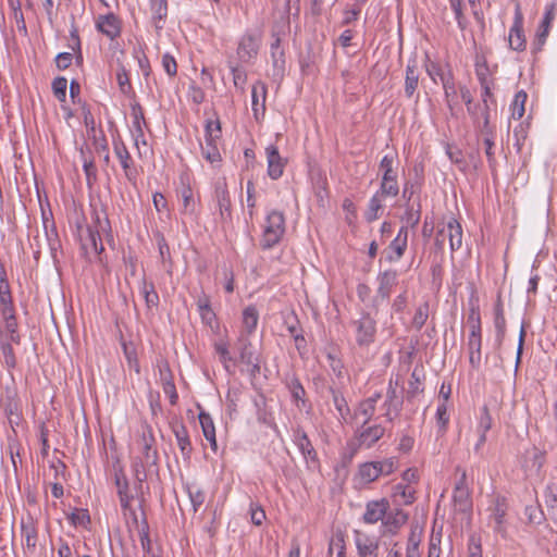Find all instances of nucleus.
<instances>
[{
    "label": "nucleus",
    "instance_id": "1",
    "mask_svg": "<svg viewBox=\"0 0 557 557\" xmlns=\"http://www.w3.org/2000/svg\"><path fill=\"white\" fill-rule=\"evenodd\" d=\"M285 215L282 211L272 210L268 213L265 225L260 239V247L264 250L277 245L285 233Z\"/></svg>",
    "mask_w": 557,
    "mask_h": 557
},
{
    "label": "nucleus",
    "instance_id": "2",
    "mask_svg": "<svg viewBox=\"0 0 557 557\" xmlns=\"http://www.w3.org/2000/svg\"><path fill=\"white\" fill-rule=\"evenodd\" d=\"M110 226V222L108 218L103 220L100 219L98 213H95L94 224L87 225L85 230V235L81 234L82 249L88 250L91 249L96 253H101L104 250L102 245V239L100 236V231H106L107 227Z\"/></svg>",
    "mask_w": 557,
    "mask_h": 557
},
{
    "label": "nucleus",
    "instance_id": "3",
    "mask_svg": "<svg viewBox=\"0 0 557 557\" xmlns=\"http://www.w3.org/2000/svg\"><path fill=\"white\" fill-rule=\"evenodd\" d=\"M394 159L393 154H385L380 162L379 169L382 172L380 195L396 197L399 194L397 171L393 168Z\"/></svg>",
    "mask_w": 557,
    "mask_h": 557
},
{
    "label": "nucleus",
    "instance_id": "4",
    "mask_svg": "<svg viewBox=\"0 0 557 557\" xmlns=\"http://www.w3.org/2000/svg\"><path fill=\"white\" fill-rule=\"evenodd\" d=\"M356 332V343L360 347H369L375 342L376 321L371 312L362 311L361 317L351 322Z\"/></svg>",
    "mask_w": 557,
    "mask_h": 557
},
{
    "label": "nucleus",
    "instance_id": "5",
    "mask_svg": "<svg viewBox=\"0 0 557 557\" xmlns=\"http://www.w3.org/2000/svg\"><path fill=\"white\" fill-rule=\"evenodd\" d=\"M261 39L262 36L259 30H247L238 41L236 54L239 61L248 63L256 59L259 53Z\"/></svg>",
    "mask_w": 557,
    "mask_h": 557
},
{
    "label": "nucleus",
    "instance_id": "6",
    "mask_svg": "<svg viewBox=\"0 0 557 557\" xmlns=\"http://www.w3.org/2000/svg\"><path fill=\"white\" fill-rule=\"evenodd\" d=\"M377 289L376 295L372 299V308L376 312L381 301L387 300L392 294L393 288L398 283V273L396 270H385L377 274Z\"/></svg>",
    "mask_w": 557,
    "mask_h": 557
},
{
    "label": "nucleus",
    "instance_id": "7",
    "mask_svg": "<svg viewBox=\"0 0 557 557\" xmlns=\"http://www.w3.org/2000/svg\"><path fill=\"white\" fill-rule=\"evenodd\" d=\"M273 41L270 46V54L272 61V77L274 81H282L285 74V52L281 47V37L276 32H272Z\"/></svg>",
    "mask_w": 557,
    "mask_h": 557
},
{
    "label": "nucleus",
    "instance_id": "8",
    "mask_svg": "<svg viewBox=\"0 0 557 557\" xmlns=\"http://www.w3.org/2000/svg\"><path fill=\"white\" fill-rule=\"evenodd\" d=\"M555 18V4L550 3L546 5L543 20L535 34V38L532 42V53L537 54L543 50L546 39L549 35L552 23Z\"/></svg>",
    "mask_w": 557,
    "mask_h": 557
},
{
    "label": "nucleus",
    "instance_id": "9",
    "mask_svg": "<svg viewBox=\"0 0 557 557\" xmlns=\"http://www.w3.org/2000/svg\"><path fill=\"white\" fill-rule=\"evenodd\" d=\"M509 47L515 51L525 50L527 40L523 30V14L520 4L518 3L515 9L513 24L509 30L508 36Z\"/></svg>",
    "mask_w": 557,
    "mask_h": 557
},
{
    "label": "nucleus",
    "instance_id": "10",
    "mask_svg": "<svg viewBox=\"0 0 557 557\" xmlns=\"http://www.w3.org/2000/svg\"><path fill=\"white\" fill-rule=\"evenodd\" d=\"M141 441H143V451H141L143 458L140 459V461H143L144 463L147 465L148 471L158 472L159 471V466H158L159 456H158V450L154 446L156 440H154V436L152 434V430L150 426H147V433L144 432Z\"/></svg>",
    "mask_w": 557,
    "mask_h": 557
},
{
    "label": "nucleus",
    "instance_id": "11",
    "mask_svg": "<svg viewBox=\"0 0 557 557\" xmlns=\"http://www.w3.org/2000/svg\"><path fill=\"white\" fill-rule=\"evenodd\" d=\"M398 385V381H395V386L393 385V381H389L388 388L386 392V399L383 404V407L386 408L384 416L393 421L394 418L400 414L404 405L403 392L404 388L397 392L396 386Z\"/></svg>",
    "mask_w": 557,
    "mask_h": 557
},
{
    "label": "nucleus",
    "instance_id": "12",
    "mask_svg": "<svg viewBox=\"0 0 557 557\" xmlns=\"http://www.w3.org/2000/svg\"><path fill=\"white\" fill-rule=\"evenodd\" d=\"M214 200L220 210L222 221H231L232 219V201L227 188L226 180L223 177L216 181L214 185Z\"/></svg>",
    "mask_w": 557,
    "mask_h": 557
},
{
    "label": "nucleus",
    "instance_id": "13",
    "mask_svg": "<svg viewBox=\"0 0 557 557\" xmlns=\"http://www.w3.org/2000/svg\"><path fill=\"white\" fill-rule=\"evenodd\" d=\"M114 481H115V486L117 490V495L120 498L121 507L124 510H129L132 512V515L134 516V521L137 522V517L131 508V502L133 500L134 496L129 493L128 480H127L122 467L114 468Z\"/></svg>",
    "mask_w": 557,
    "mask_h": 557
},
{
    "label": "nucleus",
    "instance_id": "14",
    "mask_svg": "<svg viewBox=\"0 0 557 557\" xmlns=\"http://www.w3.org/2000/svg\"><path fill=\"white\" fill-rule=\"evenodd\" d=\"M385 429L381 424L366 426L361 425L355 434L358 447H372L380 438L383 437Z\"/></svg>",
    "mask_w": 557,
    "mask_h": 557
},
{
    "label": "nucleus",
    "instance_id": "15",
    "mask_svg": "<svg viewBox=\"0 0 557 557\" xmlns=\"http://www.w3.org/2000/svg\"><path fill=\"white\" fill-rule=\"evenodd\" d=\"M236 348L239 354V361L246 366L251 367L252 374L259 372V358L253 352L252 344L249 338L242 334L236 342Z\"/></svg>",
    "mask_w": 557,
    "mask_h": 557
},
{
    "label": "nucleus",
    "instance_id": "16",
    "mask_svg": "<svg viewBox=\"0 0 557 557\" xmlns=\"http://www.w3.org/2000/svg\"><path fill=\"white\" fill-rule=\"evenodd\" d=\"M114 152L120 160L121 166L124 171L125 177L131 182L135 183L137 177V170L133 164V159L128 152L125 144L119 139L113 141Z\"/></svg>",
    "mask_w": 557,
    "mask_h": 557
},
{
    "label": "nucleus",
    "instance_id": "17",
    "mask_svg": "<svg viewBox=\"0 0 557 557\" xmlns=\"http://www.w3.org/2000/svg\"><path fill=\"white\" fill-rule=\"evenodd\" d=\"M388 509L389 502L386 498L370 500L366 505V511L362 519L368 524H374L379 521L383 522Z\"/></svg>",
    "mask_w": 557,
    "mask_h": 557
},
{
    "label": "nucleus",
    "instance_id": "18",
    "mask_svg": "<svg viewBox=\"0 0 557 557\" xmlns=\"http://www.w3.org/2000/svg\"><path fill=\"white\" fill-rule=\"evenodd\" d=\"M293 437L294 443L297 445L298 449L301 451L302 456L307 461H311L313 463H319L318 454L311 444L307 433L300 428L297 426L293 429Z\"/></svg>",
    "mask_w": 557,
    "mask_h": 557
},
{
    "label": "nucleus",
    "instance_id": "19",
    "mask_svg": "<svg viewBox=\"0 0 557 557\" xmlns=\"http://www.w3.org/2000/svg\"><path fill=\"white\" fill-rule=\"evenodd\" d=\"M267 161H268V175L272 180H278L286 165V161L281 157L278 149L274 145H270L265 148Z\"/></svg>",
    "mask_w": 557,
    "mask_h": 557
},
{
    "label": "nucleus",
    "instance_id": "20",
    "mask_svg": "<svg viewBox=\"0 0 557 557\" xmlns=\"http://www.w3.org/2000/svg\"><path fill=\"white\" fill-rule=\"evenodd\" d=\"M355 544L359 557H379V543L369 535L355 530Z\"/></svg>",
    "mask_w": 557,
    "mask_h": 557
},
{
    "label": "nucleus",
    "instance_id": "21",
    "mask_svg": "<svg viewBox=\"0 0 557 557\" xmlns=\"http://www.w3.org/2000/svg\"><path fill=\"white\" fill-rule=\"evenodd\" d=\"M267 85L258 81L251 90L252 112L256 121H260L265 113Z\"/></svg>",
    "mask_w": 557,
    "mask_h": 557
},
{
    "label": "nucleus",
    "instance_id": "22",
    "mask_svg": "<svg viewBox=\"0 0 557 557\" xmlns=\"http://www.w3.org/2000/svg\"><path fill=\"white\" fill-rule=\"evenodd\" d=\"M97 29L109 37L115 39L121 35V23L119 17L114 13H108L100 15L97 21Z\"/></svg>",
    "mask_w": 557,
    "mask_h": 557
},
{
    "label": "nucleus",
    "instance_id": "23",
    "mask_svg": "<svg viewBox=\"0 0 557 557\" xmlns=\"http://www.w3.org/2000/svg\"><path fill=\"white\" fill-rule=\"evenodd\" d=\"M284 384L289 391L293 400L296 403V406L298 408H305L307 406L306 391L297 375L295 373L286 374Z\"/></svg>",
    "mask_w": 557,
    "mask_h": 557
},
{
    "label": "nucleus",
    "instance_id": "24",
    "mask_svg": "<svg viewBox=\"0 0 557 557\" xmlns=\"http://www.w3.org/2000/svg\"><path fill=\"white\" fill-rule=\"evenodd\" d=\"M408 245V231L407 227H400L396 237L391 242L388 250L391 251L386 259L389 262H395L401 259Z\"/></svg>",
    "mask_w": 557,
    "mask_h": 557
},
{
    "label": "nucleus",
    "instance_id": "25",
    "mask_svg": "<svg viewBox=\"0 0 557 557\" xmlns=\"http://www.w3.org/2000/svg\"><path fill=\"white\" fill-rule=\"evenodd\" d=\"M21 532L22 537L25 540L26 549L33 553L37 546L38 530L36 522L32 516H28L26 520L22 519Z\"/></svg>",
    "mask_w": 557,
    "mask_h": 557
},
{
    "label": "nucleus",
    "instance_id": "26",
    "mask_svg": "<svg viewBox=\"0 0 557 557\" xmlns=\"http://www.w3.org/2000/svg\"><path fill=\"white\" fill-rule=\"evenodd\" d=\"M160 376L162 381V388L165 395L170 398V404L172 406L177 404L178 394L176 392V387L173 381V375L170 370L169 363L165 362L163 367H160Z\"/></svg>",
    "mask_w": 557,
    "mask_h": 557
},
{
    "label": "nucleus",
    "instance_id": "27",
    "mask_svg": "<svg viewBox=\"0 0 557 557\" xmlns=\"http://www.w3.org/2000/svg\"><path fill=\"white\" fill-rule=\"evenodd\" d=\"M172 431L175 435L180 450L185 459L190 457L193 451L191 443L186 426L183 423H174Z\"/></svg>",
    "mask_w": 557,
    "mask_h": 557
},
{
    "label": "nucleus",
    "instance_id": "28",
    "mask_svg": "<svg viewBox=\"0 0 557 557\" xmlns=\"http://www.w3.org/2000/svg\"><path fill=\"white\" fill-rule=\"evenodd\" d=\"M419 69L416 60H410L406 66L405 95L412 98L419 85Z\"/></svg>",
    "mask_w": 557,
    "mask_h": 557
},
{
    "label": "nucleus",
    "instance_id": "29",
    "mask_svg": "<svg viewBox=\"0 0 557 557\" xmlns=\"http://www.w3.org/2000/svg\"><path fill=\"white\" fill-rule=\"evenodd\" d=\"M0 406L3 408L8 417L17 416L20 410V401L15 388L7 386L0 398Z\"/></svg>",
    "mask_w": 557,
    "mask_h": 557
},
{
    "label": "nucleus",
    "instance_id": "30",
    "mask_svg": "<svg viewBox=\"0 0 557 557\" xmlns=\"http://www.w3.org/2000/svg\"><path fill=\"white\" fill-rule=\"evenodd\" d=\"M445 231L449 239L450 250H458L462 245V227L460 223L455 218H451L447 222Z\"/></svg>",
    "mask_w": 557,
    "mask_h": 557
},
{
    "label": "nucleus",
    "instance_id": "31",
    "mask_svg": "<svg viewBox=\"0 0 557 557\" xmlns=\"http://www.w3.org/2000/svg\"><path fill=\"white\" fill-rule=\"evenodd\" d=\"M151 12L154 28L160 32L168 16V0H151Z\"/></svg>",
    "mask_w": 557,
    "mask_h": 557
},
{
    "label": "nucleus",
    "instance_id": "32",
    "mask_svg": "<svg viewBox=\"0 0 557 557\" xmlns=\"http://www.w3.org/2000/svg\"><path fill=\"white\" fill-rule=\"evenodd\" d=\"M199 422L202 429L203 436L207 441L210 442L211 448L216 451V437H215V429L213 424V420L208 412L200 411L199 412Z\"/></svg>",
    "mask_w": 557,
    "mask_h": 557
},
{
    "label": "nucleus",
    "instance_id": "33",
    "mask_svg": "<svg viewBox=\"0 0 557 557\" xmlns=\"http://www.w3.org/2000/svg\"><path fill=\"white\" fill-rule=\"evenodd\" d=\"M414 493L416 491L409 485L398 483L393 486L392 497L394 503L398 505H411L416 499Z\"/></svg>",
    "mask_w": 557,
    "mask_h": 557
},
{
    "label": "nucleus",
    "instance_id": "34",
    "mask_svg": "<svg viewBox=\"0 0 557 557\" xmlns=\"http://www.w3.org/2000/svg\"><path fill=\"white\" fill-rule=\"evenodd\" d=\"M386 195H380L377 190L369 200L368 209L364 212V219L367 222L371 223L377 220L383 212V203L382 200Z\"/></svg>",
    "mask_w": 557,
    "mask_h": 557
},
{
    "label": "nucleus",
    "instance_id": "35",
    "mask_svg": "<svg viewBox=\"0 0 557 557\" xmlns=\"http://www.w3.org/2000/svg\"><path fill=\"white\" fill-rule=\"evenodd\" d=\"M421 218V203L420 199L418 198L417 208H414L413 205H407L405 213L401 215L400 220L404 223L401 227H407V230L414 228Z\"/></svg>",
    "mask_w": 557,
    "mask_h": 557
},
{
    "label": "nucleus",
    "instance_id": "36",
    "mask_svg": "<svg viewBox=\"0 0 557 557\" xmlns=\"http://www.w3.org/2000/svg\"><path fill=\"white\" fill-rule=\"evenodd\" d=\"M408 520V515L403 509H396L394 512H386L383 524L392 533H395Z\"/></svg>",
    "mask_w": 557,
    "mask_h": 557
},
{
    "label": "nucleus",
    "instance_id": "37",
    "mask_svg": "<svg viewBox=\"0 0 557 557\" xmlns=\"http://www.w3.org/2000/svg\"><path fill=\"white\" fill-rule=\"evenodd\" d=\"M453 502L457 511L468 512L472 507L469 488H454Z\"/></svg>",
    "mask_w": 557,
    "mask_h": 557
},
{
    "label": "nucleus",
    "instance_id": "38",
    "mask_svg": "<svg viewBox=\"0 0 557 557\" xmlns=\"http://www.w3.org/2000/svg\"><path fill=\"white\" fill-rule=\"evenodd\" d=\"M545 505L549 519L557 524V490L547 485L544 491Z\"/></svg>",
    "mask_w": 557,
    "mask_h": 557
},
{
    "label": "nucleus",
    "instance_id": "39",
    "mask_svg": "<svg viewBox=\"0 0 557 557\" xmlns=\"http://www.w3.org/2000/svg\"><path fill=\"white\" fill-rule=\"evenodd\" d=\"M358 476L364 484H369L377 480L381 475L376 461L361 463L358 470Z\"/></svg>",
    "mask_w": 557,
    "mask_h": 557
},
{
    "label": "nucleus",
    "instance_id": "40",
    "mask_svg": "<svg viewBox=\"0 0 557 557\" xmlns=\"http://www.w3.org/2000/svg\"><path fill=\"white\" fill-rule=\"evenodd\" d=\"M258 320L259 312L255 306L250 305L243 310V326L247 334L253 333L257 327Z\"/></svg>",
    "mask_w": 557,
    "mask_h": 557
},
{
    "label": "nucleus",
    "instance_id": "41",
    "mask_svg": "<svg viewBox=\"0 0 557 557\" xmlns=\"http://www.w3.org/2000/svg\"><path fill=\"white\" fill-rule=\"evenodd\" d=\"M375 413L373 399H363L355 409V418L362 417L361 425L366 426Z\"/></svg>",
    "mask_w": 557,
    "mask_h": 557
},
{
    "label": "nucleus",
    "instance_id": "42",
    "mask_svg": "<svg viewBox=\"0 0 557 557\" xmlns=\"http://www.w3.org/2000/svg\"><path fill=\"white\" fill-rule=\"evenodd\" d=\"M141 294L145 298L147 308L157 307L159 305V295L156 292L154 284L147 282L145 277L141 280Z\"/></svg>",
    "mask_w": 557,
    "mask_h": 557
},
{
    "label": "nucleus",
    "instance_id": "43",
    "mask_svg": "<svg viewBox=\"0 0 557 557\" xmlns=\"http://www.w3.org/2000/svg\"><path fill=\"white\" fill-rule=\"evenodd\" d=\"M331 394L333 404L336 410L338 411L341 419L344 422H347V418L350 416V408L347 404V400L339 391L331 388Z\"/></svg>",
    "mask_w": 557,
    "mask_h": 557
},
{
    "label": "nucleus",
    "instance_id": "44",
    "mask_svg": "<svg viewBox=\"0 0 557 557\" xmlns=\"http://www.w3.org/2000/svg\"><path fill=\"white\" fill-rule=\"evenodd\" d=\"M227 66L233 75V83L236 88L244 91L245 84L247 82V72L245 69L239 66L233 60L228 59Z\"/></svg>",
    "mask_w": 557,
    "mask_h": 557
},
{
    "label": "nucleus",
    "instance_id": "45",
    "mask_svg": "<svg viewBox=\"0 0 557 557\" xmlns=\"http://www.w3.org/2000/svg\"><path fill=\"white\" fill-rule=\"evenodd\" d=\"M421 531L411 529L407 541L406 557H421L420 553Z\"/></svg>",
    "mask_w": 557,
    "mask_h": 557
},
{
    "label": "nucleus",
    "instance_id": "46",
    "mask_svg": "<svg viewBox=\"0 0 557 557\" xmlns=\"http://www.w3.org/2000/svg\"><path fill=\"white\" fill-rule=\"evenodd\" d=\"M528 99V94L524 90H519L513 98V101L510 106L511 109V117L515 120H520L525 112L524 104Z\"/></svg>",
    "mask_w": 557,
    "mask_h": 557
},
{
    "label": "nucleus",
    "instance_id": "47",
    "mask_svg": "<svg viewBox=\"0 0 557 557\" xmlns=\"http://www.w3.org/2000/svg\"><path fill=\"white\" fill-rule=\"evenodd\" d=\"M202 157L211 164L221 162V153L219 144L205 139V145H201Z\"/></svg>",
    "mask_w": 557,
    "mask_h": 557
},
{
    "label": "nucleus",
    "instance_id": "48",
    "mask_svg": "<svg viewBox=\"0 0 557 557\" xmlns=\"http://www.w3.org/2000/svg\"><path fill=\"white\" fill-rule=\"evenodd\" d=\"M119 88L123 95L134 96V89L129 81L128 73L123 64L119 65L116 73Z\"/></svg>",
    "mask_w": 557,
    "mask_h": 557
},
{
    "label": "nucleus",
    "instance_id": "49",
    "mask_svg": "<svg viewBox=\"0 0 557 557\" xmlns=\"http://www.w3.org/2000/svg\"><path fill=\"white\" fill-rule=\"evenodd\" d=\"M221 135L222 131L220 120H207L205 125V139L219 144Z\"/></svg>",
    "mask_w": 557,
    "mask_h": 557
},
{
    "label": "nucleus",
    "instance_id": "50",
    "mask_svg": "<svg viewBox=\"0 0 557 557\" xmlns=\"http://www.w3.org/2000/svg\"><path fill=\"white\" fill-rule=\"evenodd\" d=\"M429 311L430 305L428 301H424L417 308L411 322L413 329L420 331L424 326L429 318Z\"/></svg>",
    "mask_w": 557,
    "mask_h": 557
},
{
    "label": "nucleus",
    "instance_id": "51",
    "mask_svg": "<svg viewBox=\"0 0 557 557\" xmlns=\"http://www.w3.org/2000/svg\"><path fill=\"white\" fill-rule=\"evenodd\" d=\"M122 348H123L124 356L127 360L128 367L134 369L136 373H139L140 367H139V361L137 358V351H136L135 346L132 343L128 344L126 342H123Z\"/></svg>",
    "mask_w": 557,
    "mask_h": 557
},
{
    "label": "nucleus",
    "instance_id": "52",
    "mask_svg": "<svg viewBox=\"0 0 557 557\" xmlns=\"http://www.w3.org/2000/svg\"><path fill=\"white\" fill-rule=\"evenodd\" d=\"M255 405L257 407V419L260 423L265 424L268 426L276 428V424L274 422V418L270 412H268L264 408L265 406V398L261 396L260 400H256Z\"/></svg>",
    "mask_w": 557,
    "mask_h": 557
},
{
    "label": "nucleus",
    "instance_id": "53",
    "mask_svg": "<svg viewBox=\"0 0 557 557\" xmlns=\"http://www.w3.org/2000/svg\"><path fill=\"white\" fill-rule=\"evenodd\" d=\"M493 426V418L490 412L488 406L484 405L481 409L479 422L476 425V433H487Z\"/></svg>",
    "mask_w": 557,
    "mask_h": 557
},
{
    "label": "nucleus",
    "instance_id": "54",
    "mask_svg": "<svg viewBox=\"0 0 557 557\" xmlns=\"http://www.w3.org/2000/svg\"><path fill=\"white\" fill-rule=\"evenodd\" d=\"M4 323V331L8 334V339H10L12 343L20 345L22 337L18 332V323L17 318L8 319L3 321Z\"/></svg>",
    "mask_w": 557,
    "mask_h": 557
},
{
    "label": "nucleus",
    "instance_id": "55",
    "mask_svg": "<svg viewBox=\"0 0 557 557\" xmlns=\"http://www.w3.org/2000/svg\"><path fill=\"white\" fill-rule=\"evenodd\" d=\"M66 87L67 79L63 76H58L52 81V92L60 102H64L66 100Z\"/></svg>",
    "mask_w": 557,
    "mask_h": 557
},
{
    "label": "nucleus",
    "instance_id": "56",
    "mask_svg": "<svg viewBox=\"0 0 557 557\" xmlns=\"http://www.w3.org/2000/svg\"><path fill=\"white\" fill-rule=\"evenodd\" d=\"M453 12L455 13V17L458 24V27L461 30H465L468 26V21L463 14V3L462 0H448Z\"/></svg>",
    "mask_w": 557,
    "mask_h": 557
},
{
    "label": "nucleus",
    "instance_id": "57",
    "mask_svg": "<svg viewBox=\"0 0 557 557\" xmlns=\"http://www.w3.org/2000/svg\"><path fill=\"white\" fill-rule=\"evenodd\" d=\"M12 344L13 343L10 339L3 341L0 344V348H1V351H2L3 357H4L5 366L9 369H13V368L16 367V357H15Z\"/></svg>",
    "mask_w": 557,
    "mask_h": 557
},
{
    "label": "nucleus",
    "instance_id": "58",
    "mask_svg": "<svg viewBox=\"0 0 557 557\" xmlns=\"http://www.w3.org/2000/svg\"><path fill=\"white\" fill-rule=\"evenodd\" d=\"M483 144H484V147H485L484 150H485V156L487 158L488 166L491 169L492 175L495 176L496 175L497 162H496L495 153H494V150H493V148L495 146L494 137L493 138L484 137L483 138Z\"/></svg>",
    "mask_w": 557,
    "mask_h": 557
},
{
    "label": "nucleus",
    "instance_id": "59",
    "mask_svg": "<svg viewBox=\"0 0 557 557\" xmlns=\"http://www.w3.org/2000/svg\"><path fill=\"white\" fill-rule=\"evenodd\" d=\"M214 350L219 355L224 368L228 371V362L235 361L228 350V344L224 341H219L214 344Z\"/></svg>",
    "mask_w": 557,
    "mask_h": 557
},
{
    "label": "nucleus",
    "instance_id": "60",
    "mask_svg": "<svg viewBox=\"0 0 557 557\" xmlns=\"http://www.w3.org/2000/svg\"><path fill=\"white\" fill-rule=\"evenodd\" d=\"M132 115L134 116V127L137 133V137H136V144H137L138 137L144 136V132L141 128V121L145 123L144 111H143L141 106L138 102L132 104Z\"/></svg>",
    "mask_w": 557,
    "mask_h": 557
},
{
    "label": "nucleus",
    "instance_id": "61",
    "mask_svg": "<svg viewBox=\"0 0 557 557\" xmlns=\"http://www.w3.org/2000/svg\"><path fill=\"white\" fill-rule=\"evenodd\" d=\"M183 210L185 214L195 213V202L193 197V189L190 186H184L182 189Z\"/></svg>",
    "mask_w": 557,
    "mask_h": 557
},
{
    "label": "nucleus",
    "instance_id": "62",
    "mask_svg": "<svg viewBox=\"0 0 557 557\" xmlns=\"http://www.w3.org/2000/svg\"><path fill=\"white\" fill-rule=\"evenodd\" d=\"M380 475H389L397 470L399 460L397 457L385 458L381 461H376Z\"/></svg>",
    "mask_w": 557,
    "mask_h": 557
},
{
    "label": "nucleus",
    "instance_id": "63",
    "mask_svg": "<svg viewBox=\"0 0 557 557\" xmlns=\"http://www.w3.org/2000/svg\"><path fill=\"white\" fill-rule=\"evenodd\" d=\"M138 533H139V539H140V544H141L143 550L146 553H150L151 552V540L149 537V524L147 522L146 517H144L141 520L140 529H139Z\"/></svg>",
    "mask_w": 557,
    "mask_h": 557
},
{
    "label": "nucleus",
    "instance_id": "64",
    "mask_svg": "<svg viewBox=\"0 0 557 557\" xmlns=\"http://www.w3.org/2000/svg\"><path fill=\"white\" fill-rule=\"evenodd\" d=\"M187 492H188L190 503L193 505V509L196 512L203 505V503L206 500V493L199 487H197V488L188 487Z\"/></svg>",
    "mask_w": 557,
    "mask_h": 557
}]
</instances>
